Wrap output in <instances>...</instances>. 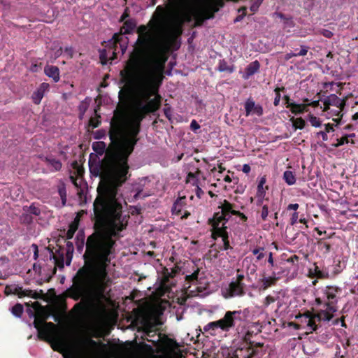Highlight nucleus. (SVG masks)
<instances>
[{
    "label": "nucleus",
    "instance_id": "obj_1",
    "mask_svg": "<svg viewBox=\"0 0 358 358\" xmlns=\"http://www.w3.org/2000/svg\"><path fill=\"white\" fill-rule=\"evenodd\" d=\"M136 46L130 53L120 76L135 92L129 121L124 107L113 111L110 122V143L104 157L94 166L91 173L99 176L98 196L93 203L94 231L86 241L83 255L85 264L72 279L73 284L65 291L66 296L76 303L72 310H106L102 301L110 279L107 268L115 253V238L126 229L127 220L122 216V206L117 195L129 178V157L139 141L141 122L162 105L159 89L164 79L167 53L175 36L169 35L161 44L157 55H154L156 38L152 31H137Z\"/></svg>",
    "mask_w": 358,
    "mask_h": 358
},
{
    "label": "nucleus",
    "instance_id": "obj_2",
    "mask_svg": "<svg viewBox=\"0 0 358 358\" xmlns=\"http://www.w3.org/2000/svg\"><path fill=\"white\" fill-rule=\"evenodd\" d=\"M248 313V308L243 310L227 311L222 318L206 324L203 331L211 336H215L219 329L223 332H228L235 327L236 321L244 320Z\"/></svg>",
    "mask_w": 358,
    "mask_h": 358
},
{
    "label": "nucleus",
    "instance_id": "obj_3",
    "mask_svg": "<svg viewBox=\"0 0 358 358\" xmlns=\"http://www.w3.org/2000/svg\"><path fill=\"white\" fill-rule=\"evenodd\" d=\"M136 26L134 19H129L124 22L120 33L113 34L111 39L107 41V47L113 50L112 59H117V55L121 51L123 55L127 49L129 38L125 34H131Z\"/></svg>",
    "mask_w": 358,
    "mask_h": 358
},
{
    "label": "nucleus",
    "instance_id": "obj_4",
    "mask_svg": "<svg viewBox=\"0 0 358 358\" xmlns=\"http://www.w3.org/2000/svg\"><path fill=\"white\" fill-rule=\"evenodd\" d=\"M138 320L141 324L138 331L144 333L142 339L152 343L155 347H159L162 334H157V324L155 321L148 315H143Z\"/></svg>",
    "mask_w": 358,
    "mask_h": 358
},
{
    "label": "nucleus",
    "instance_id": "obj_5",
    "mask_svg": "<svg viewBox=\"0 0 358 358\" xmlns=\"http://www.w3.org/2000/svg\"><path fill=\"white\" fill-rule=\"evenodd\" d=\"M245 275L240 273V270H237L236 278H234L228 287L222 291L223 296L225 299L234 297H243L246 294V285L244 282Z\"/></svg>",
    "mask_w": 358,
    "mask_h": 358
},
{
    "label": "nucleus",
    "instance_id": "obj_6",
    "mask_svg": "<svg viewBox=\"0 0 358 358\" xmlns=\"http://www.w3.org/2000/svg\"><path fill=\"white\" fill-rule=\"evenodd\" d=\"M234 206L235 204L224 199L221 206H219V208H221V211L214 213L213 218L208 220L209 224L212 227H227L226 224L230 217L229 215H233V212L237 211L234 208Z\"/></svg>",
    "mask_w": 358,
    "mask_h": 358
},
{
    "label": "nucleus",
    "instance_id": "obj_7",
    "mask_svg": "<svg viewBox=\"0 0 358 358\" xmlns=\"http://www.w3.org/2000/svg\"><path fill=\"white\" fill-rule=\"evenodd\" d=\"M342 292V289L338 286L329 285L326 286L322 289L324 299V307L329 308V310L336 312L337 311V303L338 301V294Z\"/></svg>",
    "mask_w": 358,
    "mask_h": 358
},
{
    "label": "nucleus",
    "instance_id": "obj_8",
    "mask_svg": "<svg viewBox=\"0 0 358 358\" xmlns=\"http://www.w3.org/2000/svg\"><path fill=\"white\" fill-rule=\"evenodd\" d=\"M48 317H39L36 316L34 321V326L38 330V337L41 340L46 341L55 324L52 322H46Z\"/></svg>",
    "mask_w": 358,
    "mask_h": 358
},
{
    "label": "nucleus",
    "instance_id": "obj_9",
    "mask_svg": "<svg viewBox=\"0 0 358 358\" xmlns=\"http://www.w3.org/2000/svg\"><path fill=\"white\" fill-rule=\"evenodd\" d=\"M348 98V96H345L343 99H341L334 94H330L324 101V111L329 110L330 106H334L339 108V110L336 114L339 115L346 105Z\"/></svg>",
    "mask_w": 358,
    "mask_h": 358
},
{
    "label": "nucleus",
    "instance_id": "obj_10",
    "mask_svg": "<svg viewBox=\"0 0 358 358\" xmlns=\"http://www.w3.org/2000/svg\"><path fill=\"white\" fill-rule=\"evenodd\" d=\"M245 352L244 358H262L265 354L264 343L250 341Z\"/></svg>",
    "mask_w": 358,
    "mask_h": 358
},
{
    "label": "nucleus",
    "instance_id": "obj_11",
    "mask_svg": "<svg viewBox=\"0 0 358 358\" xmlns=\"http://www.w3.org/2000/svg\"><path fill=\"white\" fill-rule=\"evenodd\" d=\"M217 237H222V238L223 250H227L231 248L229 245L227 227H213L212 238L216 239Z\"/></svg>",
    "mask_w": 358,
    "mask_h": 358
},
{
    "label": "nucleus",
    "instance_id": "obj_12",
    "mask_svg": "<svg viewBox=\"0 0 358 358\" xmlns=\"http://www.w3.org/2000/svg\"><path fill=\"white\" fill-rule=\"evenodd\" d=\"M211 1L213 3L208 4L202 8H199V10L206 20L214 18L215 13L219 10L217 6L222 7L218 1Z\"/></svg>",
    "mask_w": 358,
    "mask_h": 358
},
{
    "label": "nucleus",
    "instance_id": "obj_13",
    "mask_svg": "<svg viewBox=\"0 0 358 358\" xmlns=\"http://www.w3.org/2000/svg\"><path fill=\"white\" fill-rule=\"evenodd\" d=\"M4 293L6 296L10 294H17L20 298L28 296H32V290L22 289V287L18 285H6L5 287Z\"/></svg>",
    "mask_w": 358,
    "mask_h": 358
},
{
    "label": "nucleus",
    "instance_id": "obj_14",
    "mask_svg": "<svg viewBox=\"0 0 358 358\" xmlns=\"http://www.w3.org/2000/svg\"><path fill=\"white\" fill-rule=\"evenodd\" d=\"M50 261L51 262L52 265L50 266V268H48V271L50 272L46 274L47 282H49L51 280V278L55 275L57 272V266H64L63 259L59 260L55 255L52 250H50Z\"/></svg>",
    "mask_w": 358,
    "mask_h": 358
},
{
    "label": "nucleus",
    "instance_id": "obj_15",
    "mask_svg": "<svg viewBox=\"0 0 358 358\" xmlns=\"http://www.w3.org/2000/svg\"><path fill=\"white\" fill-rule=\"evenodd\" d=\"M45 74L52 78L55 83L59 82L60 79L59 69L56 66L46 65L44 68Z\"/></svg>",
    "mask_w": 358,
    "mask_h": 358
},
{
    "label": "nucleus",
    "instance_id": "obj_16",
    "mask_svg": "<svg viewBox=\"0 0 358 358\" xmlns=\"http://www.w3.org/2000/svg\"><path fill=\"white\" fill-rule=\"evenodd\" d=\"M102 45H105V47L108 49V50L106 49H103L102 50L100 51V55H99L100 62L103 65H105L108 63V60H111V61L113 60L111 59L113 57V50L109 47H107V41H103L102 43Z\"/></svg>",
    "mask_w": 358,
    "mask_h": 358
},
{
    "label": "nucleus",
    "instance_id": "obj_17",
    "mask_svg": "<svg viewBox=\"0 0 358 358\" xmlns=\"http://www.w3.org/2000/svg\"><path fill=\"white\" fill-rule=\"evenodd\" d=\"M260 68V64L257 60H255L251 63H250L245 69L244 74L243 78L245 80H248L252 75L256 73Z\"/></svg>",
    "mask_w": 358,
    "mask_h": 358
},
{
    "label": "nucleus",
    "instance_id": "obj_18",
    "mask_svg": "<svg viewBox=\"0 0 358 358\" xmlns=\"http://www.w3.org/2000/svg\"><path fill=\"white\" fill-rule=\"evenodd\" d=\"M325 308V310H320L315 314V317H317V322H329L333 318L335 312L329 310L327 307Z\"/></svg>",
    "mask_w": 358,
    "mask_h": 358
},
{
    "label": "nucleus",
    "instance_id": "obj_19",
    "mask_svg": "<svg viewBox=\"0 0 358 358\" xmlns=\"http://www.w3.org/2000/svg\"><path fill=\"white\" fill-rule=\"evenodd\" d=\"M266 182V176H262L260 178V179L259 180V182H258V185H257L256 196H259L261 198L262 197H265L266 192V190L268 189V186H264Z\"/></svg>",
    "mask_w": 358,
    "mask_h": 358
},
{
    "label": "nucleus",
    "instance_id": "obj_20",
    "mask_svg": "<svg viewBox=\"0 0 358 358\" xmlns=\"http://www.w3.org/2000/svg\"><path fill=\"white\" fill-rule=\"evenodd\" d=\"M185 197L180 198L177 199L171 208V212L173 215H180L183 211V207L185 206Z\"/></svg>",
    "mask_w": 358,
    "mask_h": 358
},
{
    "label": "nucleus",
    "instance_id": "obj_21",
    "mask_svg": "<svg viewBox=\"0 0 358 358\" xmlns=\"http://www.w3.org/2000/svg\"><path fill=\"white\" fill-rule=\"evenodd\" d=\"M310 276L312 278H317L320 279H325L329 278V273L327 271L320 270V268L314 264V268L309 270Z\"/></svg>",
    "mask_w": 358,
    "mask_h": 358
},
{
    "label": "nucleus",
    "instance_id": "obj_22",
    "mask_svg": "<svg viewBox=\"0 0 358 358\" xmlns=\"http://www.w3.org/2000/svg\"><path fill=\"white\" fill-rule=\"evenodd\" d=\"M100 110V106H96V107L94 110V117H90L89 120V127H92V129H95L98 127L101 123V115L98 113L99 110Z\"/></svg>",
    "mask_w": 358,
    "mask_h": 358
},
{
    "label": "nucleus",
    "instance_id": "obj_23",
    "mask_svg": "<svg viewBox=\"0 0 358 358\" xmlns=\"http://www.w3.org/2000/svg\"><path fill=\"white\" fill-rule=\"evenodd\" d=\"M308 104L295 103L289 104V110L294 115L302 114L308 110Z\"/></svg>",
    "mask_w": 358,
    "mask_h": 358
},
{
    "label": "nucleus",
    "instance_id": "obj_24",
    "mask_svg": "<svg viewBox=\"0 0 358 358\" xmlns=\"http://www.w3.org/2000/svg\"><path fill=\"white\" fill-rule=\"evenodd\" d=\"M306 317L308 319L307 326L309 329L311 331H316L317 329V325L316 324L317 317H315V314H312L310 313H307L306 315Z\"/></svg>",
    "mask_w": 358,
    "mask_h": 358
},
{
    "label": "nucleus",
    "instance_id": "obj_25",
    "mask_svg": "<svg viewBox=\"0 0 358 358\" xmlns=\"http://www.w3.org/2000/svg\"><path fill=\"white\" fill-rule=\"evenodd\" d=\"M309 50V47L306 45H301V50L299 51V53H294V52H288L285 56V59L286 61L289 60L291 58L294 57H299V56H305L306 55L308 51Z\"/></svg>",
    "mask_w": 358,
    "mask_h": 358
},
{
    "label": "nucleus",
    "instance_id": "obj_26",
    "mask_svg": "<svg viewBox=\"0 0 358 358\" xmlns=\"http://www.w3.org/2000/svg\"><path fill=\"white\" fill-rule=\"evenodd\" d=\"M277 278L275 277L264 278L261 280V289L266 290L271 286L275 284Z\"/></svg>",
    "mask_w": 358,
    "mask_h": 358
},
{
    "label": "nucleus",
    "instance_id": "obj_27",
    "mask_svg": "<svg viewBox=\"0 0 358 358\" xmlns=\"http://www.w3.org/2000/svg\"><path fill=\"white\" fill-rule=\"evenodd\" d=\"M90 99L88 97H86L83 101L80 102L78 106V111H79V118L82 120L86 111L88 109L90 105Z\"/></svg>",
    "mask_w": 358,
    "mask_h": 358
},
{
    "label": "nucleus",
    "instance_id": "obj_28",
    "mask_svg": "<svg viewBox=\"0 0 358 358\" xmlns=\"http://www.w3.org/2000/svg\"><path fill=\"white\" fill-rule=\"evenodd\" d=\"M23 211L35 216L40 215L41 213V209L36 206L34 203H31L29 206H24L23 207Z\"/></svg>",
    "mask_w": 358,
    "mask_h": 358
},
{
    "label": "nucleus",
    "instance_id": "obj_29",
    "mask_svg": "<svg viewBox=\"0 0 358 358\" xmlns=\"http://www.w3.org/2000/svg\"><path fill=\"white\" fill-rule=\"evenodd\" d=\"M218 70L220 72H227L231 73L234 71L235 67L234 65L229 66L225 60H221L219 63Z\"/></svg>",
    "mask_w": 358,
    "mask_h": 358
},
{
    "label": "nucleus",
    "instance_id": "obj_30",
    "mask_svg": "<svg viewBox=\"0 0 358 358\" xmlns=\"http://www.w3.org/2000/svg\"><path fill=\"white\" fill-rule=\"evenodd\" d=\"M45 162L50 166H51L55 171H59L62 169V162L55 158L48 157H45Z\"/></svg>",
    "mask_w": 358,
    "mask_h": 358
},
{
    "label": "nucleus",
    "instance_id": "obj_31",
    "mask_svg": "<svg viewBox=\"0 0 358 358\" xmlns=\"http://www.w3.org/2000/svg\"><path fill=\"white\" fill-rule=\"evenodd\" d=\"M93 150L98 153L99 155L106 154L107 150L108 149V146L106 147V143L104 142H96L92 145Z\"/></svg>",
    "mask_w": 358,
    "mask_h": 358
},
{
    "label": "nucleus",
    "instance_id": "obj_32",
    "mask_svg": "<svg viewBox=\"0 0 358 358\" xmlns=\"http://www.w3.org/2000/svg\"><path fill=\"white\" fill-rule=\"evenodd\" d=\"M283 180L288 185H292L296 182V177L291 171H285L283 173Z\"/></svg>",
    "mask_w": 358,
    "mask_h": 358
},
{
    "label": "nucleus",
    "instance_id": "obj_33",
    "mask_svg": "<svg viewBox=\"0 0 358 358\" xmlns=\"http://www.w3.org/2000/svg\"><path fill=\"white\" fill-rule=\"evenodd\" d=\"M290 121L292 122L293 127L295 130L303 129L306 126V122L302 117L295 118L292 117Z\"/></svg>",
    "mask_w": 358,
    "mask_h": 358
},
{
    "label": "nucleus",
    "instance_id": "obj_34",
    "mask_svg": "<svg viewBox=\"0 0 358 358\" xmlns=\"http://www.w3.org/2000/svg\"><path fill=\"white\" fill-rule=\"evenodd\" d=\"M78 223L76 220L72 222L69 224V229H68V230L66 231V239L69 240L73 237L76 231L78 229Z\"/></svg>",
    "mask_w": 358,
    "mask_h": 358
},
{
    "label": "nucleus",
    "instance_id": "obj_35",
    "mask_svg": "<svg viewBox=\"0 0 358 358\" xmlns=\"http://www.w3.org/2000/svg\"><path fill=\"white\" fill-rule=\"evenodd\" d=\"M256 104L252 98H248L245 103V116H249L255 109Z\"/></svg>",
    "mask_w": 358,
    "mask_h": 358
},
{
    "label": "nucleus",
    "instance_id": "obj_36",
    "mask_svg": "<svg viewBox=\"0 0 358 358\" xmlns=\"http://www.w3.org/2000/svg\"><path fill=\"white\" fill-rule=\"evenodd\" d=\"M10 311L16 317H21L24 312L23 306L21 303H17L11 308Z\"/></svg>",
    "mask_w": 358,
    "mask_h": 358
},
{
    "label": "nucleus",
    "instance_id": "obj_37",
    "mask_svg": "<svg viewBox=\"0 0 358 358\" xmlns=\"http://www.w3.org/2000/svg\"><path fill=\"white\" fill-rule=\"evenodd\" d=\"M200 269L197 268L192 274L185 276V281L188 283H195L198 281Z\"/></svg>",
    "mask_w": 358,
    "mask_h": 358
},
{
    "label": "nucleus",
    "instance_id": "obj_38",
    "mask_svg": "<svg viewBox=\"0 0 358 358\" xmlns=\"http://www.w3.org/2000/svg\"><path fill=\"white\" fill-rule=\"evenodd\" d=\"M317 244L320 249L323 251L324 253H329L331 249V245L329 243L324 241L323 238L317 241Z\"/></svg>",
    "mask_w": 358,
    "mask_h": 358
},
{
    "label": "nucleus",
    "instance_id": "obj_39",
    "mask_svg": "<svg viewBox=\"0 0 358 358\" xmlns=\"http://www.w3.org/2000/svg\"><path fill=\"white\" fill-rule=\"evenodd\" d=\"M352 143V144H355V141L353 140H351L350 141L348 138V136H346V135L342 136L341 138H338L337 139V143L336 144H334L333 145L335 147V148H338V147H340L344 144H347V143Z\"/></svg>",
    "mask_w": 358,
    "mask_h": 358
},
{
    "label": "nucleus",
    "instance_id": "obj_40",
    "mask_svg": "<svg viewBox=\"0 0 358 358\" xmlns=\"http://www.w3.org/2000/svg\"><path fill=\"white\" fill-rule=\"evenodd\" d=\"M44 96V94L37 90L32 94V100L35 104H39Z\"/></svg>",
    "mask_w": 358,
    "mask_h": 358
},
{
    "label": "nucleus",
    "instance_id": "obj_41",
    "mask_svg": "<svg viewBox=\"0 0 358 358\" xmlns=\"http://www.w3.org/2000/svg\"><path fill=\"white\" fill-rule=\"evenodd\" d=\"M285 90V87H276L275 90H274V92H275V97L274 99V101H273V104L275 106H277L279 105L280 103V92H283Z\"/></svg>",
    "mask_w": 358,
    "mask_h": 358
},
{
    "label": "nucleus",
    "instance_id": "obj_42",
    "mask_svg": "<svg viewBox=\"0 0 358 358\" xmlns=\"http://www.w3.org/2000/svg\"><path fill=\"white\" fill-rule=\"evenodd\" d=\"M20 220L24 224H31L33 222V217L28 213L24 212L21 217Z\"/></svg>",
    "mask_w": 358,
    "mask_h": 358
},
{
    "label": "nucleus",
    "instance_id": "obj_43",
    "mask_svg": "<svg viewBox=\"0 0 358 358\" xmlns=\"http://www.w3.org/2000/svg\"><path fill=\"white\" fill-rule=\"evenodd\" d=\"M308 117L309 122L313 127H319L321 126V121L318 117L314 116L312 114H309Z\"/></svg>",
    "mask_w": 358,
    "mask_h": 358
},
{
    "label": "nucleus",
    "instance_id": "obj_44",
    "mask_svg": "<svg viewBox=\"0 0 358 358\" xmlns=\"http://www.w3.org/2000/svg\"><path fill=\"white\" fill-rule=\"evenodd\" d=\"M277 299H278V297H274L273 296H271V295H268L265 299H264V301H263V306L264 308H267L268 307V306L273 303H274Z\"/></svg>",
    "mask_w": 358,
    "mask_h": 358
},
{
    "label": "nucleus",
    "instance_id": "obj_45",
    "mask_svg": "<svg viewBox=\"0 0 358 358\" xmlns=\"http://www.w3.org/2000/svg\"><path fill=\"white\" fill-rule=\"evenodd\" d=\"M174 275L169 271V269L166 267L163 269V281L164 282H167L169 281L170 278H173Z\"/></svg>",
    "mask_w": 358,
    "mask_h": 358
},
{
    "label": "nucleus",
    "instance_id": "obj_46",
    "mask_svg": "<svg viewBox=\"0 0 358 358\" xmlns=\"http://www.w3.org/2000/svg\"><path fill=\"white\" fill-rule=\"evenodd\" d=\"M268 215V208L267 205H263L261 211V217L263 221H266Z\"/></svg>",
    "mask_w": 358,
    "mask_h": 358
},
{
    "label": "nucleus",
    "instance_id": "obj_47",
    "mask_svg": "<svg viewBox=\"0 0 358 358\" xmlns=\"http://www.w3.org/2000/svg\"><path fill=\"white\" fill-rule=\"evenodd\" d=\"M84 238H85V236H84L83 232V231H79L78 233V234H77V239H78V241H79L80 239L81 240V243H80V244L77 243V246H78V250L83 249V245H84Z\"/></svg>",
    "mask_w": 358,
    "mask_h": 358
},
{
    "label": "nucleus",
    "instance_id": "obj_48",
    "mask_svg": "<svg viewBox=\"0 0 358 358\" xmlns=\"http://www.w3.org/2000/svg\"><path fill=\"white\" fill-rule=\"evenodd\" d=\"M263 111L264 110L262 106L259 104H257L255 106L252 112L258 116H262L263 115Z\"/></svg>",
    "mask_w": 358,
    "mask_h": 358
},
{
    "label": "nucleus",
    "instance_id": "obj_49",
    "mask_svg": "<svg viewBox=\"0 0 358 358\" xmlns=\"http://www.w3.org/2000/svg\"><path fill=\"white\" fill-rule=\"evenodd\" d=\"M129 17V8L127 7L124 9V13L121 15V17H120V18L119 20V22H124L126 20V19L128 18Z\"/></svg>",
    "mask_w": 358,
    "mask_h": 358
},
{
    "label": "nucleus",
    "instance_id": "obj_50",
    "mask_svg": "<svg viewBox=\"0 0 358 358\" xmlns=\"http://www.w3.org/2000/svg\"><path fill=\"white\" fill-rule=\"evenodd\" d=\"M190 180H195V182L193 183V185L198 183V178L196 177V173L193 172H189L187 173V182H189Z\"/></svg>",
    "mask_w": 358,
    "mask_h": 358
},
{
    "label": "nucleus",
    "instance_id": "obj_51",
    "mask_svg": "<svg viewBox=\"0 0 358 358\" xmlns=\"http://www.w3.org/2000/svg\"><path fill=\"white\" fill-rule=\"evenodd\" d=\"M345 316H342L341 318L336 319L333 322V324H338V323H341V327L347 328V324H345Z\"/></svg>",
    "mask_w": 358,
    "mask_h": 358
},
{
    "label": "nucleus",
    "instance_id": "obj_52",
    "mask_svg": "<svg viewBox=\"0 0 358 358\" xmlns=\"http://www.w3.org/2000/svg\"><path fill=\"white\" fill-rule=\"evenodd\" d=\"M320 34L328 38H331L334 36V34L331 31L324 29L320 31Z\"/></svg>",
    "mask_w": 358,
    "mask_h": 358
},
{
    "label": "nucleus",
    "instance_id": "obj_53",
    "mask_svg": "<svg viewBox=\"0 0 358 358\" xmlns=\"http://www.w3.org/2000/svg\"><path fill=\"white\" fill-rule=\"evenodd\" d=\"M50 85L47 83H43L40 85L38 90L41 91L42 93L45 94L46 91L49 90Z\"/></svg>",
    "mask_w": 358,
    "mask_h": 358
},
{
    "label": "nucleus",
    "instance_id": "obj_54",
    "mask_svg": "<svg viewBox=\"0 0 358 358\" xmlns=\"http://www.w3.org/2000/svg\"><path fill=\"white\" fill-rule=\"evenodd\" d=\"M343 271V268L341 266V261H338V263L335 265L334 269V273L335 275L340 273Z\"/></svg>",
    "mask_w": 358,
    "mask_h": 358
},
{
    "label": "nucleus",
    "instance_id": "obj_55",
    "mask_svg": "<svg viewBox=\"0 0 358 358\" xmlns=\"http://www.w3.org/2000/svg\"><path fill=\"white\" fill-rule=\"evenodd\" d=\"M298 218H299V213L297 212H294L292 215V217L290 218V224L294 225L297 222Z\"/></svg>",
    "mask_w": 358,
    "mask_h": 358
},
{
    "label": "nucleus",
    "instance_id": "obj_56",
    "mask_svg": "<svg viewBox=\"0 0 358 358\" xmlns=\"http://www.w3.org/2000/svg\"><path fill=\"white\" fill-rule=\"evenodd\" d=\"M58 193L60 197H66V190L65 186L63 185L58 189Z\"/></svg>",
    "mask_w": 358,
    "mask_h": 358
},
{
    "label": "nucleus",
    "instance_id": "obj_57",
    "mask_svg": "<svg viewBox=\"0 0 358 358\" xmlns=\"http://www.w3.org/2000/svg\"><path fill=\"white\" fill-rule=\"evenodd\" d=\"M233 215L238 216L243 222H246L248 220L247 216L244 213L238 210H237L236 212H233Z\"/></svg>",
    "mask_w": 358,
    "mask_h": 358
},
{
    "label": "nucleus",
    "instance_id": "obj_58",
    "mask_svg": "<svg viewBox=\"0 0 358 358\" xmlns=\"http://www.w3.org/2000/svg\"><path fill=\"white\" fill-rule=\"evenodd\" d=\"M190 128L192 131H195L200 128V125L195 120H193L191 122Z\"/></svg>",
    "mask_w": 358,
    "mask_h": 358
},
{
    "label": "nucleus",
    "instance_id": "obj_59",
    "mask_svg": "<svg viewBox=\"0 0 358 358\" xmlns=\"http://www.w3.org/2000/svg\"><path fill=\"white\" fill-rule=\"evenodd\" d=\"M31 247L34 248V259L36 260L38 257V249L36 244H32Z\"/></svg>",
    "mask_w": 358,
    "mask_h": 358
},
{
    "label": "nucleus",
    "instance_id": "obj_60",
    "mask_svg": "<svg viewBox=\"0 0 358 358\" xmlns=\"http://www.w3.org/2000/svg\"><path fill=\"white\" fill-rule=\"evenodd\" d=\"M283 99L285 101L286 107L289 108V104H294V102L291 101L290 98L288 95H285Z\"/></svg>",
    "mask_w": 358,
    "mask_h": 358
},
{
    "label": "nucleus",
    "instance_id": "obj_61",
    "mask_svg": "<svg viewBox=\"0 0 358 358\" xmlns=\"http://www.w3.org/2000/svg\"><path fill=\"white\" fill-rule=\"evenodd\" d=\"M196 185V194L199 198H201V196L204 194L203 191L201 187H199L198 183L195 184Z\"/></svg>",
    "mask_w": 358,
    "mask_h": 358
},
{
    "label": "nucleus",
    "instance_id": "obj_62",
    "mask_svg": "<svg viewBox=\"0 0 358 358\" xmlns=\"http://www.w3.org/2000/svg\"><path fill=\"white\" fill-rule=\"evenodd\" d=\"M260 4H261V1L260 2H256V3H253L250 6L251 11L253 12V13H255L258 10L259 6Z\"/></svg>",
    "mask_w": 358,
    "mask_h": 358
},
{
    "label": "nucleus",
    "instance_id": "obj_63",
    "mask_svg": "<svg viewBox=\"0 0 358 358\" xmlns=\"http://www.w3.org/2000/svg\"><path fill=\"white\" fill-rule=\"evenodd\" d=\"M317 136H321L322 138L324 141H327L328 139L327 132H325V131H320L317 133Z\"/></svg>",
    "mask_w": 358,
    "mask_h": 358
},
{
    "label": "nucleus",
    "instance_id": "obj_64",
    "mask_svg": "<svg viewBox=\"0 0 358 358\" xmlns=\"http://www.w3.org/2000/svg\"><path fill=\"white\" fill-rule=\"evenodd\" d=\"M299 207V205L298 203H291V204H289L288 206H287V210H296Z\"/></svg>",
    "mask_w": 358,
    "mask_h": 358
}]
</instances>
